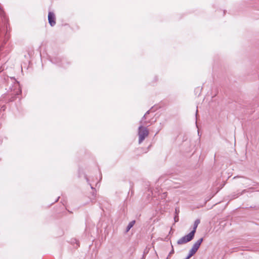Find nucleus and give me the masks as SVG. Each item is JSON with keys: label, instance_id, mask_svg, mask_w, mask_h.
<instances>
[{"label": "nucleus", "instance_id": "obj_1", "mask_svg": "<svg viewBox=\"0 0 259 259\" xmlns=\"http://www.w3.org/2000/svg\"><path fill=\"white\" fill-rule=\"evenodd\" d=\"M143 124H141V125L138 128V135H139V143L141 144L149 135V131L147 128L143 126Z\"/></svg>", "mask_w": 259, "mask_h": 259}, {"label": "nucleus", "instance_id": "obj_2", "mask_svg": "<svg viewBox=\"0 0 259 259\" xmlns=\"http://www.w3.org/2000/svg\"><path fill=\"white\" fill-rule=\"evenodd\" d=\"M194 237L193 232H190L188 234L183 236L177 241L178 245H182L191 241Z\"/></svg>", "mask_w": 259, "mask_h": 259}, {"label": "nucleus", "instance_id": "obj_3", "mask_svg": "<svg viewBox=\"0 0 259 259\" xmlns=\"http://www.w3.org/2000/svg\"><path fill=\"white\" fill-rule=\"evenodd\" d=\"M203 241V238H200L198 239L193 245L192 248L189 251V255L192 256L197 252L199 249L202 242Z\"/></svg>", "mask_w": 259, "mask_h": 259}, {"label": "nucleus", "instance_id": "obj_4", "mask_svg": "<svg viewBox=\"0 0 259 259\" xmlns=\"http://www.w3.org/2000/svg\"><path fill=\"white\" fill-rule=\"evenodd\" d=\"M48 21L51 26H54L56 24L55 16L54 13L50 12L48 14Z\"/></svg>", "mask_w": 259, "mask_h": 259}, {"label": "nucleus", "instance_id": "obj_5", "mask_svg": "<svg viewBox=\"0 0 259 259\" xmlns=\"http://www.w3.org/2000/svg\"><path fill=\"white\" fill-rule=\"evenodd\" d=\"M14 88H15L14 93L16 95H18L21 93V90L20 89L19 83L18 82L16 83H15Z\"/></svg>", "mask_w": 259, "mask_h": 259}, {"label": "nucleus", "instance_id": "obj_6", "mask_svg": "<svg viewBox=\"0 0 259 259\" xmlns=\"http://www.w3.org/2000/svg\"><path fill=\"white\" fill-rule=\"evenodd\" d=\"M151 110H149L146 112V113L145 114L144 116L142 117L141 120L140 121V123L143 125H147L148 123H149V121H145V119L148 114H149L150 111Z\"/></svg>", "mask_w": 259, "mask_h": 259}, {"label": "nucleus", "instance_id": "obj_7", "mask_svg": "<svg viewBox=\"0 0 259 259\" xmlns=\"http://www.w3.org/2000/svg\"><path fill=\"white\" fill-rule=\"evenodd\" d=\"M200 223V220L199 219H197L195 220L194 225H193V229L192 231H191L190 232H193L194 235H195V233L196 232V230L198 227V225Z\"/></svg>", "mask_w": 259, "mask_h": 259}, {"label": "nucleus", "instance_id": "obj_8", "mask_svg": "<svg viewBox=\"0 0 259 259\" xmlns=\"http://www.w3.org/2000/svg\"><path fill=\"white\" fill-rule=\"evenodd\" d=\"M135 223H136L135 221H132L131 222H130L126 227L125 232H128L130 231V230L133 227V226L134 225Z\"/></svg>", "mask_w": 259, "mask_h": 259}, {"label": "nucleus", "instance_id": "obj_9", "mask_svg": "<svg viewBox=\"0 0 259 259\" xmlns=\"http://www.w3.org/2000/svg\"><path fill=\"white\" fill-rule=\"evenodd\" d=\"M167 196V193L166 192H164V193H163L162 194H161V199H165V197H166Z\"/></svg>", "mask_w": 259, "mask_h": 259}, {"label": "nucleus", "instance_id": "obj_10", "mask_svg": "<svg viewBox=\"0 0 259 259\" xmlns=\"http://www.w3.org/2000/svg\"><path fill=\"white\" fill-rule=\"evenodd\" d=\"M171 247H172V250L170 251V252H169L168 256H167V258L171 254H173L174 253V248H173V246L171 244Z\"/></svg>", "mask_w": 259, "mask_h": 259}, {"label": "nucleus", "instance_id": "obj_11", "mask_svg": "<svg viewBox=\"0 0 259 259\" xmlns=\"http://www.w3.org/2000/svg\"><path fill=\"white\" fill-rule=\"evenodd\" d=\"M174 219H175V222H178V221H179V218H178V215H176V216L175 217Z\"/></svg>", "mask_w": 259, "mask_h": 259}, {"label": "nucleus", "instance_id": "obj_12", "mask_svg": "<svg viewBox=\"0 0 259 259\" xmlns=\"http://www.w3.org/2000/svg\"><path fill=\"white\" fill-rule=\"evenodd\" d=\"M1 15L2 17H4L5 13L3 11H1Z\"/></svg>", "mask_w": 259, "mask_h": 259}, {"label": "nucleus", "instance_id": "obj_13", "mask_svg": "<svg viewBox=\"0 0 259 259\" xmlns=\"http://www.w3.org/2000/svg\"><path fill=\"white\" fill-rule=\"evenodd\" d=\"M191 256H190L189 254L187 255V256L185 259H189Z\"/></svg>", "mask_w": 259, "mask_h": 259}, {"label": "nucleus", "instance_id": "obj_14", "mask_svg": "<svg viewBox=\"0 0 259 259\" xmlns=\"http://www.w3.org/2000/svg\"><path fill=\"white\" fill-rule=\"evenodd\" d=\"M176 213L177 214H178V210H177V208H176Z\"/></svg>", "mask_w": 259, "mask_h": 259}, {"label": "nucleus", "instance_id": "obj_15", "mask_svg": "<svg viewBox=\"0 0 259 259\" xmlns=\"http://www.w3.org/2000/svg\"><path fill=\"white\" fill-rule=\"evenodd\" d=\"M197 112H198V111H197V110H196V116H197Z\"/></svg>", "mask_w": 259, "mask_h": 259}, {"label": "nucleus", "instance_id": "obj_16", "mask_svg": "<svg viewBox=\"0 0 259 259\" xmlns=\"http://www.w3.org/2000/svg\"><path fill=\"white\" fill-rule=\"evenodd\" d=\"M59 198V197H58V198L57 199V200H56V202H57Z\"/></svg>", "mask_w": 259, "mask_h": 259}]
</instances>
